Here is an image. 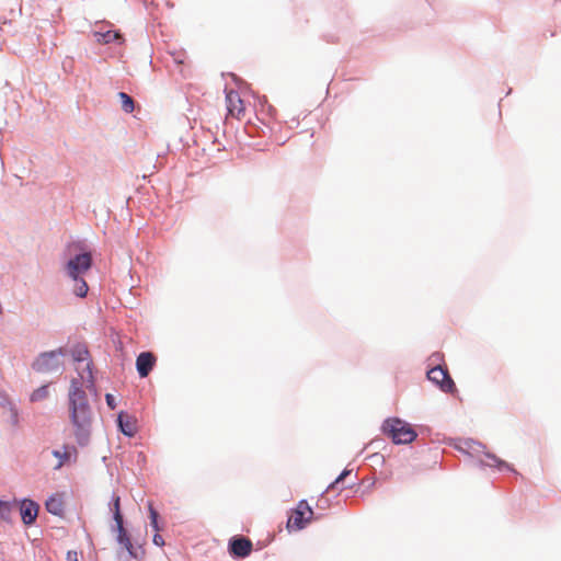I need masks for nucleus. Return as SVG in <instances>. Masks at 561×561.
<instances>
[{"label":"nucleus","mask_w":561,"mask_h":561,"mask_svg":"<svg viewBox=\"0 0 561 561\" xmlns=\"http://www.w3.org/2000/svg\"><path fill=\"white\" fill-rule=\"evenodd\" d=\"M68 410L76 443L79 447L84 448L91 440L92 408L81 381L77 378L70 380Z\"/></svg>","instance_id":"f257e3e1"},{"label":"nucleus","mask_w":561,"mask_h":561,"mask_svg":"<svg viewBox=\"0 0 561 561\" xmlns=\"http://www.w3.org/2000/svg\"><path fill=\"white\" fill-rule=\"evenodd\" d=\"M93 249L85 240H78L67 244L64 252L62 271L69 279L85 276L93 265Z\"/></svg>","instance_id":"f03ea898"},{"label":"nucleus","mask_w":561,"mask_h":561,"mask_svg":"<svg viewBox=\"0 0 561 561\" xmlns=\"http://www.w3.org/2000/svg\"><path fill=\"white\" fill-rule=\"evenodd\" d=\"M454 447L459 453L467 455L471 458H473L474 455L483 454L486 459L492 460V465L484 461L483 459L474 460V466L482 470H484L485 468H492L501 473H512L514 476H519V473L512 463L497 457L494 453L485 450V446L473 438L461 439Z\"/></svg>","instance_id":"7ed1b4c3"},{"label":"nucleus","mask_w":561,"mask_h":561,"mask_svg":"<svg viewBox=\"0 0 561 561\" xmlns=\"http://www.w3.org/2000/svg\"><path fill=\"white\" fill-rule=\"evenodd\" d=\"M127 525L128 522L123 511L111 512L110 530L114 534L115 542L119 547L117 557L119 558L122 552L126 551L129 559L140 561L144 559L146 551L141 545L131 538L126 529Z\"/></svg>","instance_id":"20e7f679"},{"label":"nucleus","mask_w":561,"mask_h":561,"mask_svg":"<svg viewBox=\"0 0 561 561\" xmlns=\"http://www.w3.org/2000/svg\"><path fill=\"white\" fill-rule=\"evenodd\" d=\"M380 433L388 437L393 445H410L419 437L414 425L400 416H387L380 425Z\"/></svg>","instance_id":"39448f33"},{"label":"nucleus","mask_w":561,"mask_h":561,"mask_svg":"<svg viewBox=\"0 0 561 561\" xmlns=\"http://www.w3.org/2000/svg\"><path fill=\"white\" fill-rule=\"evenodd\" d=\"M66 356H68V346L66 345L59 346L55 350L41 352L31 363V368L37 374H51L59 371L65 367L62 358Z\"/></svg>","instance_id":"423d86ee"},{"label":"nucleus","mask_w":561,"mask_h":561,"mask_svg":"<svg viewBox=\"0 0 561 561\" xmlns=\"http://www.w3.org/2000/svg\"><path fill=\"white\" fill-rule=\"evenodd\" d=\"M312 507L306 499L298 501L297 505L287 513L286 529L289 534L304 530L310 524Z\"/></svg>","instance_id":"0eeeda50"},{"label":"nucleus","mask_w":561,"mask_h":561,"mask_svg":"<svg viewBox=\"0 0 561 561\" xmlns=\"http://www.w3.org/2000/svg\"><path fill=\"white\" fill-rule=\"evenodd\" d=\"M426 379L444 393L457 391V387L448 369L440 364L427 366Z\"/></svg>","instance_id":"6e6552de"},{"label":"nucleus","mask_w":561,"mask_h":561,"mask_svg":"<svg viewBox=\"0 0 561 561\" xmlns=\"http://www.w3.org/2000/svg\"><path fill=\"white\" fill-rule=\"evenodd\" d=\"M15 507L19 510L22 524L26 528L36 525V519L39 512V503L30 496L15 499Z\"/></svg>","instance_id":"1a4fd4ad"},{"label":"nucleus","mask_w":561,"mask_h":561,"mask_svg":"<svg viewBox=\"0 0 561 561\" xmlns=\"http://www.w3.org/2000/svg\"><path fill=\"white\" fill-rule=\"evenodd\" d=\"M227 550L233 560H241L251 554L253 543L249 538L236 535L229 538Z\"/></svg>","instance_id":"9d476101"},{"label":"nucleus","mask_w":561,"mask_h":561,"mask_svg":"<svg viewBox=\"0 0 561 561\" xmlns=\"http://www.w3.org/2000/svg\"><path fill=\"white\" fill-rule=\"evenodd\" d=\"M157 364V357L149 351L140 352L136 357V370L139 378H146L153 370Z\"/></svg>","instance_id":"9b49d317"},{"label":"nucleus","mask_w":561,"mask_h":561,"mask_svg":"<svg viewBox=\"0 0 561 561\" xmlns=\"http://www.w3.org/2000/svg\"><path fill=\"white\" fill-rule=\"evenodd\" d=\"M51 455L58 460L57 465L55 466V469H59L62 465L75 463L77 462L78 459V450L76 446L70 444H64L62 450L53 449Z\"/></svg>","instance_id":"f8f14e48"},{"label":"nucleus","mask_w":561,"mask_h":561,"mask_svg":"<svg viewBox=\"0 0 561 561\" xmlns=\"http://www.w3.org/2000/svg\"><path fill=\"white\" fill-rule=\"evenodd\" d=\"M117 432L127 438H133L137 433L135 420L128 415L127 411H121L116 417Z\"/></svg>","instance_id":"ddd939ff"},{"label":"nucleus","mask_w":561,"mask_h":561,"mask_svg":"<svg viewBox=\"0 0 561 561\" xmlns=\"http://www.w3.org/2000/svg\"><path fill=\"white\" fill-rule=\"evenodd\" d=\"M45 510L56 517L65 516V494L62 492L51 493L44 503Z\"/></svg>","instance_id":"4468645a"},{"label":"nucleus","mask_w":561,"mask_h":561,"mask_svg":"<svg viewBox=\"0 0 561 561\" xmlns=\"http://www.w3.org/2000/svg\"><path fill=\"white\" fill-rule=\"evenodd\" d=\"M92 35L95 42L101 45H123L125 43V37L119 30L93 31Z\"/></svg>","instance_id":"2eb2a0df"},{"label":"nucleus","mask_w":561,"mask_h":561,"mask_svg":"<svg viewBox=\"0 0 561 561\" xmlns=\"http://www.w3.org/2000/svg\"><path fill=\"white\" fill-rule=\"evenodd\" d=\"M68 355L71 357L73 364H81L90 358L92 355L84 341H77L68 347Z\"/></svg>","instance_id":"dca6fc26"},{"label":"nucleus","mask_w":561,"mask_h":561,"mask_svg":"<svg viewBox=\"0 0 561 561\" xmlns=\"http://www.w3.org/2000/svg\"><path fill=\"white\" fill-rule=\"evenodd\" d=\"M147 510H148V518L150 527L154 530V535L152 537V542L157 547H163L164 546V539L161 535L158 534L160 530L159 526V513L154 508L151 501L147 502Z\"/></svg>","instance_id":"f3484780"},{"label":"nucleus","mask_w":561,"mask_h":561,"mask_svg":"<svg viewBox=\"0 0 561 561\" xmlns=\"http://www.w3.org/2000/svg\"><path fill=\"white\" fill-rule=\"evenodd\" d=\"M352 470L344 468L337 477L327 486V491H336L334 497H336L341 491L345 489H351L355 484V482L346 484L345 479L351 476Z\"/></svg>","instance_id":"a211bd4d"},{"label":"nucleus","mask_w":561,"mask_h":561,"mask_svg":"<svg viewBox=\"0 0 561 561\" xmlns=\"http://www.w3.org/2000/svg\"><path fill=\"white\" fill-rule=\"evenodd\" d=\"M225 93L228 112L232 113L237 108L238 114H244L245 106L239 93L234 90L228 91L227 89L225 90Z\"/></svg>","instance_id":"6ab92c4d"},{"label":"nucleus","mask_w":561,"mask_h":561,"mask_svg":"<svg viewBox=\"0 0 561 561\" xmlns=\"http://www.w3.org/2000/svg\"><path fill=\"white\" fill-rule=\"evenodd\" d=\"M14 508L15 499L4 500L0 497V520L12 526L14 524V519L12 517V512Z\"/></svg>","instance_id":"aec40b11"},{"label":"nucleus","mask_w":561,"mask_h":561,"mask_svg":"<svg viewBox=\"0 0 561 561\" xmlns=\"http://www.w3.org/2000/svg\"><path fill=\"white\" fill-rule=\"evenodd\" d=\"M71 280L73 283V286H72V289H71V294L76 298H79V299L87 298V296L89 294V290H90V286L87 283V280L84 279V276H78V277H75V279H71Z\"/></svg>","instance_id":"412c9836"},{"label":"nucleus","mask_w":561,"mask_h":561,"mask_svg":"<svg viewBox=\"0 0 561 561\" xmlns=\"http://www.w3.org/2000/svg\"><path fill=\"white\" fill-rule=\"evenodd\" d=\"M117 96L119 99L122 110L127 114H131L136 106L134 99L123 91L118 92Z\"/></svg>","instance_id":"4be33fe9"},{"label":"nucleus","mask_w":561,"mask_h":561,"mask_svg":"<svg viewBox=\"0 0 561 561\" xmlns=\"http://www.w3.org/2000/svg\"><path fill=\"white\" fill-rule=\"evenodd\" d=\"M49 394V383H43L30 393V401L35 403L46 399Z\"/></svg>","instance_id":"5701e85b"},{"label":"nucleus","mask_w":561,"mask_h":561,"mask_svg":"<svg viewBox=\"0 0 561 561\" xmlns=\"http://www.w3.org/2000/svg\"><path fill=\"white\" fill-rule=\"evenodd\" d=\"M254 99L257 100L259 105L262 112H265L270 117H274L276 114V108L268 103V100L265 95H253Z\"/></svg>","instance_id":"b1692460"},{"label":"nucleus","mask_w":561,"mask_h":561,"mask_svg":"<svg viewBox=\"0 0 561 561\" xmlns=\"http://www.w3.org/2000/svg\"><path fill=\"white\" fill-rule=\"evenodd\" d=\"M148 214H149L148 220L153 221L154 225H160L161 229H169V227L172 225V222H170V224L165 222L167 213L154 211V213H148Z\"/></svg>","instance_id":"393cba45"},{"label":"nucleus","mask_w":561,"mask_h":561,"mask_svg":"<svg viewBox=\"0 0 561 561\" xmlns=\"http://www.w3.org/2000/svg\"><path fill=\"white\" fill-rule=\"evenodd\" d=\"M245 130L251 137H262L265 135L264 128L250 121L245 125Z\"/></svg>","instance_id":"a878e982"},{"label":"nucleus","mask_w":561,"mask_h":561,"mask_svg":"<svg viewBox=\"0 0 561 561\" xmlns=\"http://www.w3.org/2000/svg\"><path fill=\"white\" fill-rule=\"evenodd\" d=\"M9 411H10L9 422L11 423V425L18 426L20 424V412H19L16 404L15 403L10 404Z\"/></svg>","instance_id":"bb28decb"},{"label":"nucleus","mask_w":561,"mask_h":561,"mask_svg":"<svg viewBox=\"0 0 561 561\" xmlns=\"http://www.w3.org/2000/svg\"><path fill=\"white\" fill-rule=\"evenodd\" d=\"M106 217V219H110L113 217V219L115 221H121V220H131V216L134 213H103Z\"/></svg>","instance_id":"cd10ccee"},{"label":"nucleus","mask_w":561,"mask_h":561,"mask_svg":"<svg viewBox=\"0 0 561 561\" xmlns=\"http://www.w3.org/2000/svg\"><path fill=\"white\" fill-rule=\"evenodd\" d=\"M134 463L140 469L144 470L147 465V456L144 451H137L134 456Z\"/></svg>","instance_id":"c85d7f7f"},{"label":"nucleus","mask_w":561,"mask_h":561,"mask_svg":"<svg viewBox=\"0 0 561 561\" xmlns=\"http://www.w3.org/2000/svg\"><path fill=\"white\" fill-rule=\"evenodd\" d=\"M85 382H87V389L88 391L94 396V397H98L99 396V389L95 385V377L94 376H87L85 377Z\"/></svg>","instance_id":"c756f323"},{"label":"nucleus","mask_w":561,"mask_h":561,"mask_svg":"<svg viewBox=\"0 0 561 561\" xmlns=\"http://www.w3.org/2000/svg\"><path fill=\"white\" fill-rule=\"evenodd\" d=\"M108 510L110 512L122 511L121 497L115 492H113L111 500L108 502Z\"/></svg>","instance_id":"7c9ffc66"},{"label":"nucleus","mask_w":561,"mask_h":561,"mask_svg":"<svg viewBox=\"0 0 561 561\" xmlns=\"http://www.w3.org/2000/svg\"><path fill=\"white\" fill-rule=\"evenodd\" d=\"M105 403L110 410H115L117 407V399L113 393L106 392L105 396Z\"/></svg>","instance_id":"2f4dec72"},{"label":"nucleus","mask_w":561,"mask_h":561,"mask_svg":"<svg viewBox=\"0 0 561 561\" xmlns=\"http://www.w3.org/2000/svg\"><path fill=\"white\" fill-rule=\"evenodd\" d=\"M85 366L83 368V371L87 374V376H94L95 365L93 362V358H90L84 362Z\"/></svg>","instance_id":"473e14b6"},{"label":"nucleus","mask_w":561,"mask_h":561,"mask_svg":"<svg viewBox=\"0 0 561 561\" xmlns=\"http://www.w3.org/2000/svg\"><path fill=\"white\" fill-rule=\"evenodd\" d=\"M10 404H14V402L9 399V396L4 390H0V407H8L9 409Z\"/></svg>","instance_id":"72a5a7b5"},{"label":"nucleus","mask_w":561,"mask_h":561,"mask_svg":"<svg viewBox=\"0 0 561 561\" xmlns=\"http://www.w3.org/2000/svg\"><path fill=\"white\" fill-rule=\"evenodd\" d=\"M72 62H73V59H72V58L67 57V58L62 61V70H64L65 72H70V71H71V67H72Z\"/></svg>","instance_id":"f704fd0d"},{"label":"nucleus","mask_w":561,"mask_h":561,"mask_svg":"<svg viewBox=\"0 0 561 561\" xmlns=\"http://www.w3.org/2000/svg\"><path fill=\"white\" fill-rule=\"evenodd\" d=\"M67 561H79L78 552L76 550H68L66 553Z\"/></svg>","instance_id":"c9c22d12"},{"label":"nucleus","mask_w":561,"mask_h":561,"mask_svg":"<svg viewBox=\"0 0 561 561\" xmlns=\"http://www.w3.org/2000/svg\"><path fill=\"white\" fill-rule=\"evenodd\" d=\"M369 459H373L374 461H380L381 465L385 463V457H383V455H381L379 453H375V454L370 455Z\"/></svg>","instance_id":"e433bc0d"},{"label":"nucleus","mask_w":561,"mask_h":561,"mask_svg":"<svg viewBox=\"0 0 561 561\" xmlns=\"http://www.w3.org/2000/svg\"><path fill=\"white\" fill-rule=\"evenodd\" d=\"M329 505V499L328 497H320L317 503L318 508H325Z\"/></svg>","instance_id":"4c0bfd02"},{"label":"nucleus","mask_w":561,"mask_h":561,"mask_svg":"<svg viewBox=\"0 0 561 561\" xmlns=\"http://www.w3.org/2000/svg\"><path fill=\"white\" fill-rule=\"evenodd\" d=\"M308 515H310V513H308ZM324 515L322 513H316L313 510H312V514H311V517H310V523L311 522H318L320 520Z\"/></svg>","instance_id":"58836bf2"},{"label":"nucleus","mask_w":561,"mask_h":561,"mask_svg":"<svg viewBox=\"0 0 561 561\" xmlns=\"http://www.w3.org/2000/svg\"><path fill=\"white\" fill-rule=\"evenodd\" d=\"M435 358L436 360L438 362H442L443 360V354L439 353V352H434L428 359H433Z\"/></svg>","instance_id":"ea45409f"},{"label":"nucleus","mask_w":561,"mask_h":561,"mask_svg":"<svg viewBox=\"0 0 561 561\" xmlns=\"http://www.w3.org/2000/svg\"><path fill=\"white\" fill-rule=\"evenodd\" d=\"M101 460H102V462H103V463L108 468V463H107V461H108V456H103Z\"/></svg>","instance_id":"a19ab883"},{"label":"nucleus","mask_w":561,"mask_h":561,"mask_svg":"<svg viewBox=\"0 0 561 561\" xmlns=\"http://www.w3.org/2000/svg\"><path fill=\"white\" fill-rule=\"evenodd\" d=\"M174 61L176 64H182L183 62V59H181L180 57H174Z\"/></svg>","instance_id":"79ce46f5"},{"label":"nucleus","mask_w":561,"mask_h":561,"mask_svg":"<svg viewBox=\"0 0 561 561\" xmlns=\"http://www.w3.org/2000/svg\"><path fill=\"white\" fill-rule=\"evenodd\" d=\"M231 77H232L233 81L238 84V82H237V81H238V80H240V79L237 77V75L231 73Z\"/></svg>","instance_id":"37998d69"},{"label":"nucleus","mask_w":561,"mask_h":561,"mask_svg":"<svg viewBox=\"0 0 561 561\" xmlns=\"http://www.w3.org/2000/svg\"><path fill=\"white\" fill-rule=\"evenodd\" d=\"M374 485H375V481H373V482L369 484L368 489L373 488Z\"/></svg>","instance_id":"c03bdc74"},{"label":"nucleus","mask_w":561,"mask_h":561,"mask_svg":"<svg viewBox=\"0 0 561 561\" xmlns=\"http://www.w3.org/2000/svg\"><path fill=\"white\" fill-rule=\"evenodd\" d=\"M125 208H126V210H130L129 206H128V203H126V207Z\"/></svg>","instance_id":"a18cd8bd"},{"label":"nucleus","mask_w":561,"mask_h":561,"mask_svg":"<svg viewBox=\"0 0 561 561\" xmlns=\"http://www.w3.org/2000/svg\"><path fill=\"white\" fill-rule=\"evenodd\" d=\"M325 492H328V491H327V490H325V491H322V492H321V495H324V494H325Z\"/></svg>","instance_id":"49530a36"},{"label":"nucleus","mask_w":561,"mask_h":561,"mask_svg":"<svg viewBox=\"0 0 561 561\" xmlns=\"http://www.w3.org/2000/svg\"><path fill=\"white\" fill-rule=\"evenodd\" d=\"M325 492H328V491H327V490H325V491H322V492H321V495H324V494H325Z\"/></svg>","instance_id":"de8ad7c7"}]
</instances>
